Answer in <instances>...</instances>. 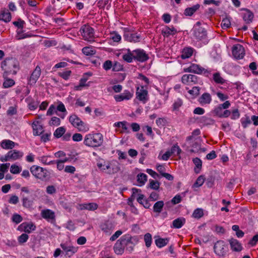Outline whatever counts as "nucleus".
Segmentation results:
<instances>
[{"label": "nucleus", "instance_id": "c03bdc74", "mask_svg": "<svg viewBox=\"0 0 258 258\" xmlns=\"http://www.w3.org/2000/svg\"><path fill=\"white\" fill-rule=\"evenodd\" d=\"M65 129L63 127L57 128L54 133V136L56 138H59L64 133Z\"/></svg>", "mask_w": 258, "mask_h": 258}, {"label": "nucleus", "instance_id": "774afa93", "mask_svg": "<svg viewBox=\"0 0 258 258\" xmlns=\"http://www.w3.org/2000/svg\"><path fill=\"white\" fill-rule=\"evenodd\" d=\"M18 201V197L15 195L12 196L9 200V202L13 204H16Z\"/></svg>", "mask_w": 258, "mask_h": 258}, {"label": "nucleus", "instance_id": "2eb2a0df", "mask_svg": "<svg viewBox=\"0 0 258 258\" xmlns=\"http://www.w3.org/2000/svg\"><path fill=\"white\" fill-rule=\"evenodd\" d=\"M229 242L232 250L239 252L242 250V247L237 240L231 238L229 240Z\"/></svg>", "mask_w": 258, "mask_h": 258}, {"label": "nucleus", "instance_id": "5701e85b", "mask_svg": "<svg viewBox=\"0 0 258 258\" xmlns=\"http://www.w3.org/2000/svg\"><path fill=\"white\" fill-rule=\"evenodd\" d=\"M132 97V94L128 91H126L122 94L116 95L114 98L116 101H121L124 99H130Z\"/></svg>", "mask_w": 258, "mask_h": 258}, {"label": "nucleus", "instance_id": "79ce46f5", "mask_svg": "<svg viewBox=\"0 0 258 258\" xmlns=\"http://www.w3.org/2000/svg\"><path fill=\"white\" fill-rule=\"evenodd\" d=\"M138 181L141 183L142 185L144 184L145 182L147 181V175L144 173H140L137 176Z\"/></svg>", "mask_w": 258, "mask_h": 258}, {"label": "nucleus", "instance_id": "5fc2aeb1", "mask_svg": "<svg viewBox=\"0 0 258 258\" xmlns=\"http://www.w3.org/2000/svg\"><path fill=\"white\" fill-rule=\"evenodd\" d=\"M21 171L20 168L16 165H12L11 167L10 171L13 174H18L20 173Z\"/></svg>", "mask_w": 258, "mask_h": 258}, {"label": "nucleus", "instance_id": "0e129e2a", "mask_svg": "<svg viewBox=\"0 0 258 258\" xmlns=\"http://www.w3.org/2000/svg\"><path fill=\"white\" fill-rule=\"evenodd\" d=\"M109 0H99L97 5L100 8H103L108 4Z\"/></svg>", "mask_w": 258, "mask_h": 258}, {"label": "nucleus", "instance_id": "de8ad7c7", "mask_svg": "<svg viewBox=\"0 0 258 258\" xmlns=\"http://www.w3.org/2000/svg\"><path fill=\"white\" fill-rule=\"evenodd\" d=\"M15 84V82L13 79H7L3 83V86L5 88H9L12 87Z\"/></svg>", "mask_w": 258, "mask_h": 258}, {"label": "nucleus", "instance_id": "c9c22d12", "mask_svg": "<svg viewBox=\"0 0 258 258\" xmlns=\"http://www.w3.org/2000/svg\"><path fill=\"white\" fill-rule=\"evenodd\" d=\"M193 49L191 48H186L183 49L181 54V57L183 59L188 58L192 55Z\"/></svg>", "mask_w": 258, "mask_h": 258}, {"label": "nucleus", "instance_id": "09e8293b", "mask_svg": "<svg viewBox=\"0 0 258 258\" xmlns=\"http://www.w3.org/2000/svg\"><path fill=\"white\" fill-rule=\"evenodd\" d=\"M205 178L203 176H200L197 179L196 182L194 184V186L200 187L204 183Z\"/></svg>", "mask_w": 258, "mask_h": 258}, {"label": "nucleus", "instance_id": "c756f323", "mask_svg": "<svg viewBox=\"0 0 258 258\" xmlns=\"http://www.w3.org/2000/svg\"><path fill=\"white\" fill-rule=\"evenodd\" d=\"M169 241V239L166 238H158L155 240V244L159 248L162 247L166 245Z\"/></svg>", "mask_w": 258, "mask_h": 258}, {"label": "nucleus", "instance_id": "39448f33", "mask_svg": "<svg viewBox=\"0 0 258 258\" xmlns=\"http://www.w3.org/2000/svg\"><path fill=\"white\" fill-rule=\"evenodd\" d=\"M69 121L74 127L77 128L80 132H85L89 130V127L86 124L75 114L70 116Z\"/></svg>", "mask_w": 258, "mask_h": 258}, {"label": "nucleus", "instance_id": "a211bd4d", "mask_svg": "<svg viewBox=\"0 0 258 258\" xmlns=\"http://www.w3.org/2000/svg\"><path fill=\"white\" fill-rule=\"evenodd\" d=\"M200 5L196 4L191 7L187 8L185 9L184 14L185 16H191L198 10L199 9Z\"/></svg>", "mask_w": 258, "mask_h": 258}, {"label": "nucleus", "instance_id": "423d86ee", "mask_svg": "<svg viewBox=\"0 0 258 258\" xmlns=\"http://www.w3.org/2000/svg\"><path fill=\"white\" fill-rule=\"evenodd\" d=\"M80 32L85 40L91 41L94 38V30L89 25H83L80 28Z\"/></svg>", "mask_w": 258, "mask_h": 258}, {"label": "nucleus", "instance_id": "58836bf2", "mask_svg": "<svg viewBox=\"0 0 258 258\" xmlns=\"http://www.w3.org/2000/svg\"><path fill=\"white\" fill-rule=\"evenodd\" d=\"M82 50L86 55H91L95 54V51L91 47H84Z\"/></svg>", "mask_w": 258, "mask_h": 258}, {"label": "nucleus", "instance_id": "8fccbe9b", "mask_svg": "<svg viewBox=\"0 0 258 258\" xmlns=\"http://www.w3.org/2000/svg\"><path fill=\"white\" fill-rule=\"evenodd\" d=\"M7 112V114L11 116L16 114L17 112V106L15 105L10 107Z\"/></svg>", "mask_w": 258, "mask_h": 258}, {"label": "nucleus", "instance_id": "4c0bfd02", "mask_svg": "<svg viewBox=\"0 0 258 258\" xmlns=\"http://www.w3.org/2000/svg\"><path fill=\"white\" fill-rule=\"evenodd\" d=\"M221 25L223 29H227L230 28L231 26L230 19L227 17L223 19L222 21Z\"/></svg>", "mask_w": 258, "mask_h": 258}, {"label": "nucleus", "instance_id": "4be33fe9", "mask_svg": "<svg viewBox=\"0 0 258 258\" xmlns=\"http://www.w3.org/2000/svg\"><path fill=\"white\" fill-rule=\"evenodd\" d=\"M10 159L15 160L22 157L23 153L19 151L12 150L8 153Z\"/></svg>", "mask_w": 258, "mask_h": 258}, {"label": "nucleus", "instance_id": "72a5a7b5", "mask_svg": "<svg viewBox=\"0 0 258 258\" xmlns=\"http://www.w3.org/2000/svg\"><path fill=\"white\" fill-rule=\"evenodd\" d=\"M88 80V77L83 76V77L80 81V84L78 86H75L76 90H81V88L83 87L89 86V84H86V81Z\"/></svg>", "mask_w": 258, "mask_h": 258}, {"label": "nucleus", "instance_id": "a19ab883", "mask_svg": "<svg viewBox=\"0 0 258 258\" xmlns=\"http://www.w3.org/2000/svg\"><path fill=\"white\" fill-rule=\"evenodd\" d=\"M144 241L146 246L149 247L152 243V236L151 234L148 233L144 235Z\"/></svg>", "mask_w": 258, "mask_h": 258}, {"label": "nucleus", "instance_id": "13d9d810", "mask_svg": "<svg viewBox=\"0 0 258 258\" xmlns=\"http://www.w3.org/2000/svg\"><path fill=\"white\" fill-rule=\"evenodd\" d=\"M171 152L172 154H174L175 152L177 153V155L179 156L180 153L181 152V149L179 148V146H178L176 144L174 145L171 148Z\"/></svg>", "mask_w": 258, "mask_h": 258}, {"label": "nucleus", "instance_id": "864d4df0", "mask_svg": "<svg viewBox=\"0 0 258 258\" xmlns=\"http://www.w3.org/2000/svg\"><path fill=\"white\" fill-rule=\"evenodd\" d=\"M28 239V235L23 233L18 237V241L20 243H23L27 241Z\"/></svg>", "mask_w": 258, "mask_h": 258}, {"label": "nucleus", "instance_id": "2f4dec72", "mask_svg": "<svg viewBox=\"0 0 258 258\" xmlns=\"http://www.w3.org/2000/svg\"><path fill=\"white\" fill-rule=\"evenodd\" d=\"M164 206V202L162 201L157 202L153 206V210L155 213H160Z\"/></svg>", "mask_w": 258, "mask_h": 258}, {"label": "nucleus", "instance_id": "a18cd8bd", "mask_svg": "<svg viewBox=\"0 0 258 258\" xmlns=\"http://www.w3.org/2000/svg\"><path fill=\"white\" fill-rule=\"evenodd\" d=\"M160 186V183L157 181L153 180L150 181L149 187L153 189L157 190L159 189Z\"/></svg>", "mask_w": 258, "mask_h": 258}, {"label": "nucleus", "instance_id": "4d7b16f0", "mask_svg": "<svg viewBox=\"0 0 258 258\" xmlns=\"http://www.w3.org/2000/svg\"><path fill=\"white\" fill-rule=\"evenodd\" d=\"M38 78V76L32 73L29 81V85L31 86L34 85Z\"/></svg>", "mask_w": 258, "mask_h": 258}, {"label": "nucleus", "instance_id": "1a4fd4ad", "mask_svg": "<svg viewBox=\"0 0 258 258\" xmlns=\"http://www.w3.org/2000/svg\"><path fill=\"white\" fill-rule=\"evenodd\" d=\"M127 28L125 29L123 35L124 39L125 40L131 42H138L140 41L141 37L140 34L137 33H132L128 30H127Z\"/></svg>", "mask_w": 258, "mask_h": 258}, {"label": "nucleus", "instance_id": "f704fd0d", "mask_svg": "<svg viewBox=\"0 0 258 258\" xmlns=\"http://www.w3.org/2000/svg\"><path fill=\"white\" fill-rule=\"evenodd\" d=\"M132 191H133L132 195L128 199V205H130V206H131L132 207L133 206V201L135 200L137 193L139 191H141V190L139 189H137V188H132Z\"/></svg>", "mask_w": 258, "mask_h": 258}, {"label": "nucleus", "instance_id": "393cba45", "mask_svg": "<svg viewBox=\"0 0 258 258\" xmlns=\"http://www.w3.org/2000/svg\"><path fill=\"white\" fill-rule=\"evenodd\" d=\"M15 145V143L14 142L9 140H3L1 144V147L5 149H12Z\"/></svg>", "mask_w": 258, "mask_h": 258}, {"label": "nucleus", "instance_id": "6ab92c4d", "mask_svg": "<svg viewBox=\"0 0 258 258\" xmlns=\"http://www.w3.org/2000/svg\"><path fill=\"white\" fill-rule=\"evenodd\" d=\"M114 228V224L111 221H106L101 225V229L105 232H109Z\"/></svg>", "mask_w": 258, "mask_h": 258}, {"label": "nucleus", "instance_id": "f8f14e48", "mask_svg": "<svg viewBox=\"0 0 258 258\" xmlns=\"http://www.w3.org/2000/svg\"><path fill=\"white\" fill-rule=\"evenodd\" d=\"M184 71L197 74H205L207 72V70L200 66H190L187 69H185Z\"/></svg>", "mask_w": 258, "mask_h": 258}, {"label": "nucleus", "instance_id": "3c124183", "mask_svg": "<svg viewBox=\"0 0 258 258\" xmlns=\"http://www.w3.org/2000/svg\"><path fill=\"white\" fill-rule=\"evenodd\" d=\"M13 24L19 29H23L24 24H25L24 21L19 19L17 21H14Z\"/></svg>", "mask_w": 258, "mask_h": 258}, {"label": "nucleus", "instance_id": "7c9ffc66", "mask_svg": "<svg viewBox=\"0 0 258 258\" xmlns=\"http://www.w3.org/2000/svg\"><path fill=\"white\" fill-rule=\"evenodd\" d=\"M185 222L184 218H177L173 221L172 225L175 228H180Z\"/></svg>", "mask_w": 258, "mask_h": 258}, {"label": "nucleus", "instance_id": "7ed1b4c3", "mask_svg": "<svg viewBox=\"0 0 258 258\" xmlns=\"http://www.w3.org/2000/svg\"><path fill=\"white\" fill-rule=\"evenodd\" d=\"M30 171L36 178L42 180H46L50 178L49 172L46 169L40 166H32L30 168Z\"/></svg>", "mask_w": 258, "mask_h": 258}, {"label": "nucleus", "instance_id": "37998d69", "mask_svg": "<svg viewBox=\"0 0 258 258\" xmlns=\"http://www.w3.org/2000/svg\"><path fill=\"white\" fill-rule=\"evenodd\" d=\"M50 156H43L41 157L40 161L42 163L44 164H51L55 163L54 161H50L49 160Z\"/></svg>", "mask_w": 258, "mask_h": 258}, {"label": "nucleus", "instance_id": "e2e57ef3", "mask_svg": "<svg viewBox=\"0 0 258 258\" xmlns=\"http://www.w3.org/2000/svg\"><path fill=\"white\" fill-rule=\"evenodd\" d=\"M114 125L117 127H122V129L125 131L127 130V127L126 125V122L125 121L118 122L115 123Z\"/></svg>", "mask_w": 258, "mask_h": 258}, {"label": "nucleus", "instance_id": "69168bd1", "mask_svg": "<svg viewBox=\"0 0 258 258\" xmlns=\"http://www.w3.org/2000/svg\"><path fill=\"white\" fill-rule=\"evenodd\" d=\"M9 163L1 164H0V171L5 172L8 171V169L9 167Z\"/></svg>", "mask_w": 258, "mask_h": 258}, {"label": "nucleus", "instance_id": "aec40b11", "mask_svg": "<svg viewBox=\"0 0 258 258\" xmlns=\"http://www.w3.org/2000/svg\"><path fill=\"white\" fill-rule=\"evenodd\" d=\"M42 217L46 219H54L55 218L54 213L50 210H44L41 211Z\"/></svg>", "mask_w": 258, "mask_h": 258}, {"label": "nucleus", "instance_id": "b1692460", "mask_svg": "<svg viewBox=\"0 0 258 258\" xmlns=\"http://www.w3.org/2000/svg\"><path fill=\"white\" fill-rule=\"evenodd\" d=\"M33 134L35 136L41 134L43 132L42 126L38 121L33 124Z\"/></svg>", "mask_w": 258, "mask_h": 258}, {"label": "nucleus", "instance_id": "f3484780", "mask_svg": "<svg viewBox=\"0 0 258 258\" xmlns=\"http://www.w3.org/2000/svg\"><path fill=\"white\" fill-rule=\"evenodd\" d=\"M177 32L176 30L173 27L169 28L166 26L162 30V34L164 37H168L170 35H173Z\"/></svg>", "mask_w": 258, "mask_h": 258}, {"label": "nucleus", "instance_id": "bb28decb", "mask_svg": "<svg viewBox=\"0 0 258 258\" xmlns=\"http://www.w3.org/2000/svg\"><path fill=\"white\" fill-rule=\"evenodd\" d=\"M139 90V87H138L137 92V98L141 101L145 100L147 95V91L144 89L143 86H142V89L140 91Z\"/></svg>", "mask_w": 258, "mask_h": 258}, {"label": "nucleus", "instance_id": "ddd939ff", "mask_svg": "<svg viewBox=\"0 0 258 258\" xmlns=\"http://www.w3.org/2000/svg\"><path fill=\"white\" fill-rule=\"evenodd\" d=\"M242 10L245 11L243 14L242 18L246 24H248L252 22L254 15L253 13L249 9L243 8Z\"/></svg>", "mask_w": 258, "mask_h": 258}, {"label": "nucleus", "instance_id": "6e6d98bb", "mask_svg": "<svg viewBox=\"0 0 258 258\" xmlns=\"http://www.w3.org/2000/svg\"><path fill=\"white\" fill-rule=\"evenodd\" d=\"M23 220L22 217L20 215L14 214L12 217V220L14 222L18 224L20 223Z\"/></svg>", "mask_w": 258, "mask_h": 258}, {"label": "nucleus", "instance_id": "bf43d9fd", "mask_svg": "<svg viewBox=\"0 0 258 258\" xmlns=\"http://www.w3.org/2000/svg\"><path fill=\"white\" fill-rule=\"evenodd\" d=\"M71 73V71H67L64 72L59 73L58 75L64 80H67L70 76Z\"/></svg>", "mask_w": 258, "mask_h": 258}, {"label": "nucleus", "instance_id": "49530a36", "mask_svg": "<svg viewBox=\"0 0 258 258\" xmlns=\"http://www.w3.org/2000/svg\"><path fill=\"white\" fill-rule=\"evenodd\" d=\"M110 36L111 39H112L114 42H117L121 40L120 35L115 31L110 33Z\"/></svg>", "mask_w": 258, "mask_h": 258}, {"label": "nucleus", "instance_id": "052dcab7", "mask_svg": "<svg viewBox=\"0 0 258 258\" xmlns=\"http://www.w3.org/2000/svg\"><path fill=\"white\" fill-rule=\"evenodd\" d=\"M192 161L196 167L201 169L202 166V161L198 158H194Z\"/></svg>", "mask_w": 258, "mask_h": 258}, {"label": "nucleus", "instance_id": "20e7f679", "mask_svg": "<svg viewBox=\"0 0 258 258\" xmlns=\"http://www.w3.org/2000/svg\"><path fill=\"white\" fill-rule=\"evenodd\" d=\"M132 236L129 234L125 235L119 240H118L114 246L115 252L117 254H121L124 251L125 245L132 243Z\"/></svg>", "mask_w": 258, "mask_h": 258}, {"label": "nucleus", "instance_id": "dca6fc26", "mask_svg": "<svg viewBox=\"0 0 258 258\" xmlns=\"http://www.w3.org/2000/svg\"><path fill=\"white\" fill-rule=\"evenodd\" d=\"M12 16L11 13L8 10H4L0 12V20L6 23L9 22L11 20Z\"/></svg>", "mask_w": 258, "mask_h": 258}, {"label": "nucleus", "instance_id": "9b49d317", "mask_svg": "<svg viewBox=\"0 0 258 258\" xmlns=\"http://www.w3.org/2000/svg\"><path fill=\"white\" fill-rule=\"evenodd\" d=\"M214 251L215 253L220 256H223L226 253L224 242L222 241H217L214 245Z\"/></svg>", "mask_w": 258, "mask_h": 258}, {"label": "nucleus", "instance_id": "0eeeda50", "mask_svg": "<svg viewBox=\"0 0 258 258\" xmlns=\"http://www.w3.org/2000/svg\"><path fill=\"white\" fill-rule=\"evenodd\" d=\"M97 166L102 172H105L109 174H114L120 170L118 164L116 165L108 164L105 165L101 163H97Z\"/></svg>", "mask_w": 258, "mask_h": 258}, {"label": "nucleus", "instance_id": "338daca9", "mask_svg": "<svg viewBox=\"0 0 258 258\" xmlns=\"http://www.w3.org/2000/svg\"><path fill=\"white\" fill-rule=\"evenodd\" d=\"M83 137L81 134L76 133L73 136V140L76 142H79L82 140Z\"/></svg>", "mask_w": 258, "mask_h": 258}, {"label": "nucleus", "instance_id": "c85d7f7f", "mask_svg": "<svg viewBox=\"0 0 258 258\" xmlns=\"http://www.w3.org/2000/svg\"><path fill=\"white\" fill-rule=\"evenodd\" d=\"M138 202L142 205L145 208H149L150 204L147 200L144 199V196L142 194H139V197L137 198Z\"/></svg>", "mask_w": 258, "mask_h": 258}, {"label": "nucleus", "instance_id": "a878e982", "mask_svg": "<svg viewBox=\"0 0 258 258\" xmlns=\"http://www.w3.org/2000/svg\"><path fill=\"white\" fill-rule=\"evenodd\" d=\"M211 96L208 93H204L199 99V101L202 104H209L211 101Z\"/></svg>", "mask_w": 258, "mask_h": 258}, {"label": "nucleus", "instance_id": "9d476101", "mask_svg": "<svg viewBox=\"0 0 258 258\" xmlns=\"http://www.w3.org/2000/svg\"><path fill=\"white\" fill-rule=\"evenodd\" d=\"M192 31L193 35L197 39L201 40L205 39L207 37V31L203 27L194 26Z\"/></svg>", "mask_w": 258, "mask_h": 258}, {"label": "nucleus", "instance_id": "cd10ccee", "mask_svg": "<svg viewBox=\"0 0 258 258\" xmlns=\"http://www.w3.org/2000/svg\"><path fill=\"white\" fill-rule=\"evenodd\" d=\"M61 247L66 252V254L70 256L77 251V248L74 246H67L64 244H61Z\"/></svg>", "mask_w": 258, "mask_h": 258}, {"label": "nucleus", "instance_id": "473e14b6", "mask_svg": "<svg viewBox=\"0 0 258 258\" xmlns=\"http://www.w3.org/2000/svg\"><path fill=\"white\" fill-rule=\"evenodd\" d=\"M33 200H30L28 197L23 196V206L26 208H31L33 203Z\"/></svg>", "mask_w": 258, "mask_h": 258}, {"label": "nucleus", "instance_id": "e433bc0d", "mask_svg": "<svg viewBox=\"0 0 258 258\" xmlns=\"http://www.w3.org/2000/svg\"><path fill=\"white\" fill-rule=\"evenodd\" d=\"M213 79L214 81L218 84H223L225 82V80L221 77L219 73L214 74Z\"/></svg>", "mask_w": 258, "mask_h": 258}, {"label": "nucleus", "instance_id": "f257e3e1", "mask_svg": "<svg viewBox=\"0 0 258 258\" xmlns=\"http://www.w3.org/2000/svg\"><path fill=\"white\" fill-rule=\"evenodd\" d=\"M126 51V52L122 56V58L126 62L131 63L134 60L143 63L149 59V54L144 49L138 48L131 50L127 49Z\"/></svg>", "mask_w": 258, "mask_h": 258}, {"label": "nucleus", "instance_id": "603ef678", "mask_svg": "<svg viewBox=\"0 0 258 258\" xmlns=\"http://www.w3.org/2000/svg\"><path fill=\"white\" fill-rule=\"evenodd\" d=\"M60 120L59 118L57 117H53L51 118V120L49 122V124L51 125H55L57 126L60 124Z\"/></svg>", "mask_w": 258, "mask_h": 258}, {"label": "nucleus", "instance_id": "6e6552de", "mask_svg": "<svg viewBox=\"0 0 258 258\" xmlns=\"http://www.w3.org/2000/svg\"><path fill=\"white\" fill-rule=\"evenodd\" d=\"M232 53L234 58L242 59L245 55L244 48L240 44H235L232 47Z\"/></svg>", "mask_w": 258, "mask_h": 258}, {"label": "nucleus", "instance_id": "680f3d73", "mask_svg": "<svg viewBox=\"0 0 258 258\" xmlns=\"http://www.w3.org/2000/svg\"><path fill=\"white\" fill-rule=\"evenodd\" d=\"M223 112V109L219 107L216 108L214 110V114L220 117H222Z\"/></svg>", "mask_w": 258, "mask_h": 258}, {"label": "nucleus", "instance_id": "ea45409f", "mask_svg": "<svg viewBox=\"0 0 258 258\" xmlns=\"http://www.w3.org/2000/svg\"><path fill=\"white\" fill-rule=\"evenodd\" d=\"M203 210L202 209L198 208L194 211L192 216L195 218L199 219L203 217Z\"/></svg>", "mask_w": 258, "mask_h": 258}, {"label": "nucleus", "instance_id": "412c9836", "mask_svg": "<svg viewBox=\"0 0 258 258\" xmlns=\"http://www.w3.org/2000/svg\"><path fill=\"white\" fill-rule=\"evenodd\" d=\"M80 207L81 210L86 209L90 211H94L97 209L98 205L96 203H91L80 205Z\"/></svg>", "mask_w": 258, "mask_h": 258}, {"label": "nucleus", "instance_id": "f03ea898", "mask_svg": "<svg viewBox=\"0 0 258 258\" xmlns=\"http://www.w3.org/2000/svg\"><path fill=\"white\" fill-rule=\"evenodd\" d=\"M84 143L87 146L92 147H99L103 143L102 135L99 133L87 135L85 138Z\"/></svg>", "mask_w": 258, "mask_h": 258}, {"label": "nucleus", "instance_id": "4468645a", "mask_svg": "<svg viewBox=\"0 0 258 258\" xmlns=\"http://www.w3.org/2000/svg\"><path fill=\"white\" fill-rule=\"evenodd\" d=\"M19 228L23 230L25 232L30 233L31 231H34L35 228V225L32 222L23 223L19 227Z\"/></svg>", "mask_w": 258, "mask_h": 258}]
</instances>
